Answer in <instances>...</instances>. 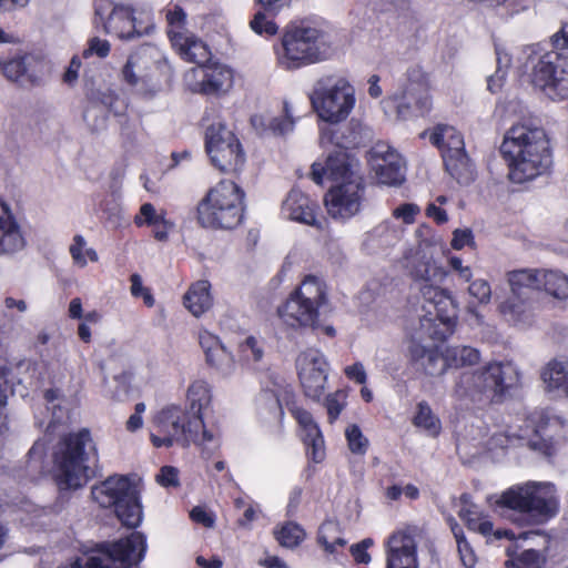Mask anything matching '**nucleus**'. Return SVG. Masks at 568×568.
Returning <instances> with one entry per match:
<instances>
[{
    "label": "nucleus",
    "mask_w": 568,
    "mask_h": 568,
    "mask_svg": "<svg viewBox=\"0 0 568 568\" xmlns=\"http://www.w3.org/2000/svg\"><path fill=\"white\" fill-rule=\"evenodd\" d=\"M320 145L327 152V156L324 163L316 161L312 164V180L322 184L326 176L335 182L326 193L324 203L332 219L347 221L361 212L365 201L358 161L346 152L333 126H321Z\"/></svg>",
    "instance_id": "f257e3e1"
},
{
    "label": "nucleus",
    "mask_w": 568,
    "mask_h": 568,
    "mask_svg": "<svg viewBox=\"0 0 568 568\" xmlns=\"http://www.w3.org/2000/svg\"><path fill=\"white\" fill-rule=\"evenodd\" d=\"M404 260L422 298L417 338H446L454 332L458 320V302L449 290L440 286L448 271L422 254L419 247L407 250Z\"/></svg>",
    "instance_id": "f03ea898"
},
{
    "label": "nucleus",
    "mask_w": 568,
    "mask_h": 568,
    "mask_svg": "<svg viewBox=\"0 0 568 568\" xmlns=\"http://www.w3.org/2000/svg\"><path fill=\"white\" fill-rule=\"evenodd\" d=\"M510 182L524 184L549 172L552 153L545 131L528 121L514 123L499 148Z\"/></svg>",
    "instance_id": "7ed1b4c3"
},
{
    "label": "nucleus",
    "mask_w": 568,
    "mask_h": 568,
    "mask_svg": "<svg viewBox=\"0 0 568 568\" xmlns=\"http://www.w3.org/2000/svg\"><path fill=\"white\" fill-rule=\"evenodd\" d=\"M184 408L170 404L153 417L151 442L155 447H171L174 444L189 446L191 443L212 453L220 446V429L202 418H189Z\"/></svg>",
    "instance_id": "20e7f679"
},
{
    "label": "nucleus",
    "mask_w": 568,
    "mask_h": 568,
    "mask_svg": "<svg viewBox=\"0 0 568 568\" xmlns=\"http://www.w3.org/2000/svg\"><path fill=\"white\" fill-rule=\"evenodd\" d=\"M519 382V372L511 362H490L475 372L462 373L452 396L464 405L501 402Z\"/></svg>",
    "instance_id": "39448f33"
},
{
    "label": "nucleus",
    "mask_w": 568,
    "mask_h": 568,
    "mask_svg": "<svg viewBox=\"0 0 568 568\" xmlns=\"http://www.w3.org/2000/svg\"><path fill=\"white\" fill-rule=\"evenodd\" d=\"M55 479L60 489H78L91 477L89 462L98 459L90 430L83 428L65 436L53 453Z\"/></svg>",
    "instance_id": "423d86ee"
},
{
    "label": "nucleus",
    "mask_w": 568,
    "mask_h": 568,
    "mask_svg": "<svg viewBox=\"0 0 568 568\" xmlns=\"http://www.w3.org/2000/svg\"><path fill=\"white\" fill-rule=\"evenodd\" d=\"M244 192L233 181L222 180L210 187L195 206L196 223L211 230H232L244 214Z\"/></svg>",
    "instance_id": "0eeeda50"
},
{
    "label": "nucleus",
    "mask_w": 568,
    "mask_h": 568,
    "mask_svg": "<svg viewBox=\"0 0 568 568\" xmlns=\"http://www.w3.org/2000/svg\"><path fill=\"white\" fill-rule=\"evenodd\" d=\"M274 51L281 68L296 70L327 60L333 49L325 32L311 26H298L283 33Z\"/></svg>",
    "instance_id": "6e6552de"
},
{
    "label": "nucleus",
    "mask_w": 568,
    "mask_h": 568,
    "mask_svg": "<svg viewBox=\"0 0 568 568\" xmlns=\"http://www.w3.org/2000/svg\"><path fill=\"white\" fill-rule=\"evenodd\" d=\"M93 23L105 34L125 41L151 36L155 31L151 8H133L110 0L95 1Z\"/></svg>",
    "instance_id": "1a4fd4ad"
},
{
    "label": "nucleus",
    "mask_w": 568,
    "mask_h": 568,
    "mask_svg": "<svg viewBox=\"0 0 568 568\" xmlns=\"http://www.w3.org/2000/svg\"><path fill=\"white\" fill-rule=\"evenodd\" d=\"M525 72L530 82L551 101L568 99V58L557 50L545 51L540 45L523 50Z\"/></svg>",
    "instance_id": "9d476101"
},
{
    "label": "nucleus",
    "mask_w": 568,
    "mask_h": 568,
    "mask_svg": "<svg viewBox=\"0 0 568 568\" xmlns=\"http://www.w3.org/2000/svg\"><path fill=\"white\" fill-rule=\"evenodd\" d=\"M327 290L324 281L306 275L286 301L277 307V316L286 328H315L321 310L327 305Z\"/></svg>",
    "instance_id": "9b49d317"
},
{
    "label": "nucleus",
    "mask_w": 568,
    "mask_h": 568,
    "mask_svg": "<svg viewBox=\"0 0 568 568\" xmlns=\"http://www.w3.org/2000/svg\"><path fill=\"white\" fill-rule=\"evenodd\" d=\"M310 99L318 118L329 124L345 121L356 103L354 87L346 78L335 74L320 78Z\"/></svg>",
    "instance_id": "f8f14e48"
},
{
    "label": "nucleus",
    "mask_w": 568,
    "mask_h": 568,
    "mask_svg": "<svg viewBox=\"0 0 568 568\" xmlns=\"http://www.w3.org/2000/svg\"><path fill=\"white\" fill-rule=\"evenodd\" d=\"M91 496L101 507H113L122 525L136 528L142 523L143 511L139 493L126 476L108 477L92 487Z\"/></svg>",
    "instance_id": "ddd939ff"
},
{
    "label": "nucleus",
    "mask_w": 568,
    "mask_h": 568,
    "mask_svg": "<svg viewBox=\"0 0 568 568\" xmlns=\"http://www.w3.org/2000/svg\"><path fill=\"white\" fill-rule=\"evenodd\" d=\"M203 121L206 123L205 150L212 164L225 173L241 171L245 153L236 135L220 119L209 123L210 118L205 115Z\"/></svg>",
    "instance_id": "4468645a"
},
{
    "label": "nucleus",
    "mask_w": 568,
    "mask_h": 568,
    "mask_svg": "<svg viewBox=\"0 0 568 568\" xmlns=\"http://www.w3.org/2000/svg\"><path fill=\"white\" fill-rule=\"evenodd\" d=\"M430 105L425 77L419 69L409 70L398 88L382 101L384 113L398 120L408 119L413 114V106L424 113Z\"/></svg>",
    "instance_id": "2eb2a0df"
},
{
    "label": "nucleus",
    "mask_w": 568,
    "mask_h": 568,
    "mask_svg": "<svg viewBox=\"0 0 568 568\" xmlns=\"http://www.w3.org/2000/svg\"><path fill=\"white\" fill-rule=\"evenodd\" d=\"M429 141L437 146L443 154L448 173L459 183H467L471 179V164L465 152L464 138L454 126L438 124L429 132Z\"/></svg>",
    "instance_id": "dca6fc26"
},
{
    "label": "nucleus",
    "mask_w": 568,
    "mask_h": 568,
    "mask_svg": "<svg viewBox=\"0 0 568 568\" xmlns=\"http://www.w3.org/2000/svg\"><path fill=\"white\" fill-rule=\"evenodd\" d=\"M184 79L187 88L192 92L206 95H221L232 89L234 73L230 67L213 62L191 68L185 73Z\"/></svg>",
    "instance_id": "f3484780"
},
{
    "label": "nucleus",
    "mask_w": 568,
    "mask_h": 568,
    "mask_svg": "<svg viewBox=\"0 0 568 568\" xmlns=\"http://www.w3.org/2000/svg\"><path fill=\"white\" fill-rule=\"evenodd\" d=\"M296 368L305 395L320 400L325 390L328 376V363L317 348H307L296 358Z\"/></svg>",
    "instance_id": "a211bd4d"
},
{
    "label": "nucleus",
    "mask_w": 568,
    "mask_h": 568,
    "mask_svg": "<svg viewBox=\"0 0 568 568\" xmlns=\"http://www.w3.org/2000/svg\"><path fill=\"white\" fill-rule=\"evenodd\" d=\"M369 164L379 184L396 186L405 180L402 156L386 143H376L371 149Z\"/></svg>",
    "instance_id": "6ab92c4d"
},
{
    "label": "nucleus",
    "mask_w": 568,
    "mask_h": 568,
    "mask_svg": "<svg viewBox=\"0 0 568 568\" xmlns=\"http://www.w3.org/2000/svg\"><path fill=\"white\" fill-rule=\"evenodd\" d=\"M292 397V389L284 382H274L272 387L266 383L255 399L257 416L278 428L284 417L283 405L288 407Z\"/></svg>",
    "instance_id": "aec40b11"
},
{
    "label": "nucleus",
    "mask_w": 568,
    "mask_h": 568,
    "mask_svg": "<svg viewBox=\"0 0 568 568\" xmlns=\"http://www.w3.org/2000/svg\"><path fill=\"white\" fill-rule=\"evenodd\" d=\"M161 59L160 50L150 44L136 48L130 53L121 70V79L130 87H143L152 78V71Z\"/></svg>",
    "instance_id": "412c9836"
},
{
    "label": "nucleus",
    "mask_w": 568,
    "mask_h": 568,
    "mask_svg": "<svg viewBox=\"0 0 568 568\" xmlns=\"http://www.w3.org/2000/svg\"><path fill=\"white\" fill-rule=\"evenodd\" d=\"M199 345L204 354L205 364L220 377L227 378L236 371L233 353L222 339L206 328L199 329Z\"/></svg>",
    "instance_id": "4be33fe9"
},
{
    "label": "nucleus",
    "mask_w": 568,
    "mask_h": 568,
    "mask_svg": "<svg viewBox=\"0 0 568 568\" xmlns=\"http://www.w3.org/2000/svg\"><path fill=\"white\" fill-rule=\"evenodd\" d=\"M559 510V499L554 484L529 481L528 525L541 524L555 517Z\"/></svg>",
    "instance_id": "5701e85b"
},
{
    "label": "nucleus",
    "mask_w": 568,
    "mask_h": 568,
    "mask_svg": "<svg viewBox=\"0 0 568 568\" xmlns=\"http://www.w3.org/2000/svg\"><path fill=\"white\" fill-rule=\"evenodd\" d=\"M386 568H419L417 544L408 530H397L388 537Z\"/></svg>",
    "instance_id": "b1692460"
},
{
    "label": "nucleus",
    "mask_w": 568,
    "mask_h": 568,
    "mask_svg": "<svg viewBox=\"0 0 568 568\" xmlns=\"http://www.w3.org/2000/svg\"><path fill=\"white\" fill-rule=\"evenodd\" d=\"M497 507L503 509V515L511 521L526 526L528 525L529 508V481L514 485L504 490L496 499Z\"/></svg>",
    "instance_id": "393cba45"
},
{
    "label": "nucleus",
    "mask_w": 568,
    "mask_h": 568,
    "mask_svg": "<svg viewBox=\"0 0 568 568\" xmlns=\"http://www.w3.org/2000/svg\"><path fill=\"white\" fill-rule=\"evenodd\" d=\"M317 209V204L306 194L293 189L283 201L282 215L287 220L322 229L323 223L316 217Z\"/></svg>",
    "instance_id": "a878e982"
},
{
    "label": "nucleus",
    "mask_w": 568,
    "mask_h": 568,
    "mask_svg": "<svg viewBox=\"0 0 568 568\" xmlns=\"http://www.w3.org/2000/svg\"><path fill=\"white\" fill-rule=\"evenodd\" d=\"M463 507L459 510V517L465 521L468 529L476 531L484 537H486L489 541L499 540L506 538L508 540H513L515 538V534L508 529H494L493 523L489 520L488 516L483 514L477 506L473 504H468L467 496L464 495L462 497Z\"/></svg>",
    "instance_id": "bb28decb"
},
{
    "label": "nucleus",
    "mask_w": 568,
    "mask_h": 568,
    "mask_svg": "<svg viewBox=\"0 0 568 568\" xmlns=\"http://www.w3.org/2000/svg\"><path fill=\"white\" fill-rule=\"evenodd\" d=\"M498 312L508 324L520 329L536 323V313L528 295L511 294L498 305Z\"/></svg>",
    "instance_id": "cd10ccee"
},
{
    "label": "nucleus",
    "mask_w": 568,
    "mask_h": 568,
    "mask_svg": "<svg viewBox=\"0 0 568 568\" xmlns=\"http://www.w3.org/2000/svg\"><path fill=\"white\" fill-rule=\"evenodd\" d=\"M26 246V239L10 207L0 201V255H13Z\"/></svg>",
    "instance_id": "c85d7f7f"
},
{
    "label": "nucleus",
    "mask_w": 568,
    "mask_h": 568,
    "mask_svg": "<svg viewBox=\"0 0 568 568\" xmlns=\"http://www.w3.org/2000/svg\"><path fill=\"white\" fill-rule=\"evenodd\" d=\"M133 221L139 227H151L153 237L160 242L168 241L170 233L175 229V223L168 217L166 211L163 209L158 210L149 202L140 206Z\"/></svg>",
    "instance_id": "c756f323"
},
{
    "label": "nucleus",
    "mask_w": 568,
    "mask_h": 568,
    "mask_svg": "<svg viewBox=\"0 0 568 568\" xmlns=\"http://www.w3.org/2000/svg\"><path fill=\"white\" fill-rule=\"evenodd\" d=\"M545 392L556 398H568V359H551L540 372Z\"/></svg>",
    "instance_id": "7c9ffc66"
},
{
    "label": "nucleus",
    "mask_w": 568,
    "mask_h": 568,
    "mask_svg": "<svg viewBox=\"0 0 568 568\" xmlns=\"http://www.w3.org/2000/svg\"><path fill=\"white\" fill-rule=\"evenodd\" d=\"M251 123L260 133H270L280 136L293 132L295 126L293 112L287 102L283 104V113L281 115H274L267 112L257 113L251 118Z\"/></svg>",
    "instance_id": "2f4dec72"
},
{
    "label": "nucleus",
    "mask_w": 568,
    "mask_h": 568,
    "mask_svg": "<svg viewBox=\"0 0 568 568\" xmlns=\"http://www.w3.org/2000/svg\"><path fill=\"white\" fill-rule=\"evenodd\" d=\"M185 397L187 405L184 409L187 414L185 422L189 418H202L212 406V386L206 379L196 378L190 383Z\"/></svg>",
    "instance_id": "473e14b6"
},
{
    "label": "nucleus",
    "mask_w": 568,
    "mask_h": 568,
    "mask_svg": "<svg viewBox=\"0 0 568 568\" xmlns=\"http://www.w3.org/2000/svg\"><path fill=\"white\" fill-rule=\"evenodd\" d=\"M172 47L183 60L200 65L207 62L211 57L209 45L192 32L178 36L176 40L172 42Z\"/></svg>",
    "instance_id": "72a5a7b5"
},
{
    "label": "nucleus",
    "mask_w": 568,
    "mask_h": 568,
    "mask_svg": "<svg viewBox=\"0 0 568 568\" xmlns=\"http://www.w3.org/2000/svg\"><path fill=\"white\" fill-rule=\"evenodd\" d=\"M0 353H2V349H0ZM30 369L34 371V367H32V364L29 361L26 359H18L14 362L9 361L6 357L0 356V376L2 379H0V419L3 416V409L7 405V384H14L21 383L22 377L21 374L23 372H29Z\"/></svg>",
    "instance_id": "f704fd0d"
},
{
    "label": "nucleus",
    "mask_w": 568,
    "mask_h": 568,
    "mask_svg": "<svg viewBox=\"0 0 568 568\" xmlns=\"http://www.w3.org/2000/svg\"><path fill=\"white\" fill-rule=\"evenodd\" d=\"M184 307L195 317H200L213 305L211 284L200 280L190 285L183 296Z\"/></svg>",
    "instance_id": "c9c22d12"
},
{
    "label": "nucleus",
    "mask_w": 568,
    "mask_h": 568,
    "mask_svg": "<svg viewBox=\"0 0 568 568\" xmlns=\"http://www.w3.org/2000/svg\"><path fill=\"white\" fill-rule=\"evenodd\" d=\"M317 544L323 550L333 556L335 561L342 562L339 549L347 545L341 525L335 520L324 521L317 532Z\"/></svg>",
    "instance_id": "e433bc0d"
},
{
    "label": "nucleus",
    "mask_w": 568,
    "mask_h": 568,
    "mask_svg": "<svg viewBox=\"0 0 568 568\" xmlns=\"http://www.w3.org/2000/svg\"><path fill=\"white\" fill-rule=\"evenodd\" d=\"M412 423L422 433L433 438L442 432V422L426 400L416 404Z\"/></svg>",
    "instance_id": "4c0bfd02"
},
{
    "label": "nucleus",
    "mask_w": 568,
    "mask_h": 568,
    "mask_svg": "<svg viewBox=\"0 0 568 568\" xmlns=\"http://www.w3.org/2000/svg\"><path fill=\"white\" fill-rule=\"evenodd\" d=\"M511 294L527 295L526 290L541 288V270H517L508 273Z\"/></svg>",
    "instance_id": "58836bf2"
},
{
    "label": "nucleus",
    "mask_w": 568,
    "mask_h": 568,
    "mask_svg": "<svg viewBox=\"0 0 568 568\" xmlns=\"http://www.w3.org/2000/svg\"><path fill=\"white\" fill-rule=\"evenodd\" d=\"M300 429V436L307 448V456L314 463H322L325 458V444L317 423L313 422Z\"/></svg>",
    "instance_id": "ea45409f"
},
{
    "label": "nucleus",
    "mask_w": 568,
    "mask_h": 568,
    "mask_svg": "<svg viewBox=\"0 0 568 568\" xmlns=\"http://www.w3.org/2000/svg\"><path fill=\"white\" fill-rule=\"evenodd\" d=\"M506 554L509 557L505 562L506 568H541L545 564V556L535 549H526L517 554V547L509 545Z\"/></svg>",
    "instance_id": "a19ab883"
},
{
    "label": "nucleus",
    "mask_w": 568,
    "mask_h": 568,
    "mask_svg": "<svg viewBox=\"0 0 568 568\" xmlns=\"http://www.w3.org/2000/svg\"><path fill=\"white\" fill-rule=\"evenodd\" d=\"M541 287L554 298H568V275L556 270H541Z\"/></svg>",
    "instance_id": "79ce46f5"
},
{
    "label": "nucleus",
    "mask_w": 568,
    "mask_h": 568,
    "mask_svg": "<svg viewBox=\"0 0 568 568\" xmlns=\"http://www.w3.org/2000/svg\"><path fill=\"white\" fill-rule=\"evenodd\" d=\"M69 254L72 263L79 268H84L89 262L97 263L99 261L98 252L88 245L82 234H74L69 245Z\"/></svg>",
    "instance_id": "37998d69"
},
{
    "label": "nucleus",
    "mask_w": 568,
    "mask_h": 568,
    "mask_svg": "<svg viewBox=\"0 0 568 568\" xmlns=\"http://www.w3.org/2000/svg\"><path fill=\"white\" fill-rule=\"evenodd\" d=\"M48 409L51 410V418L47 425V432L53 433L55 426L64 424L69 420V410L64 406V399L61 398L59 389H48L44 393Z\"/></svg>",
    "instance_id": "c03bdc74"
},
{
    "label": "nucleus",
    "mask_w": 568,
    "mask_h": 568,
    "mask_svg": "<svg viewBox=\"0 0 568 568\" xmlns=\"http://www.w3.org/2000/svg\"><path fill=\"white\" fill-rule=\"evenodd\" d=\"M448 368L476 365L480 361L478 349L470 346H449L445 348Z\"/></svg>",
    "instance_id": "a18cd8bd"
},
{
    "label": "nucleus",
    "mask_w": 568,
    "mask_h": 568,
    "mask_svg": "<svg viewBox=\"0 0 568 568\" xmlns=\"http://www.w3.org/2000/svg\"><path fill=\"white\" fill-rule=\"evenodd\" d=\"M278 544L285 548H295L305 539V530L294 521H287L274 530Z\"/></svg>",
    "instance_id": "49530a36"
},
{
    "label": "nucleus",
    "mask_w": 568,
    "mask_h": 568,
    "mask_svg": "<svg viewBox=\"0 0 568 568\" xmlns=\"http://www.w3.org/2000/svg\"><path fill=\"white\" fill-rule=\"evenodd\" d=\"M23 62L26 79L32 83L40 81L47 73H49V63L41 53H23Z\"/></svg>",
    "instance_id": "de8ad7c7"
},
{
    "label": "nucleus",
    "mask_w": 568,
    "mask_h": 568,
    "mask_svg": "<svg viewBox=\"0 0 568 568\" xmlns=\"http://www.w3.org/2000/svg\"><path fill=\"white\" fill-rule=\"evenodd\" d=\"M164 12L168 22V36L171 43L176 40L178 36H184L190 32L185 29L186 13L180 6L174 4L172 7H168Z\"/></svg>",
    "instance_id": "09e8293b"
},
{
    "label": "nucleus",
    "mask_w": 568,
    "mask_h": 568,
    "mask_svg": "<svg viewBox=\"0 0 568 568\" xmlns=\"http://www.w3.org/2000/svg\"><path fill=\"white\" fill-rule=\"evenodd\" d=\"M450 528L457 542L462 564L466 568H473L476 564V555L469 542L466 540L463 528L454 519H452Z\"/></svg>",
    "instance_id": "8fccbe9b"
},
{
    "label": "nucleus",
    "mask_w": 568,
    "mask_h": 568,
    "mask_svg": "<svg viewBox=\"0 0 568 568\" xmlns=\"http://www.w3.org/2000/svg\"><path fill=\"white\" fill-rule=\"evenodd\" d=\"M0 70L9 81L18 82L26 79L23 54H17L8 60L0 59Z\"/></svg>",
    "instance_id": "3c124183"
},
{
    "label": "nucleus",
    "mask_w": 568,
    "mask_h": 568,
    "mask_svg": "<svg viewBox=\"0 0 568 568\" xmlns=\"http://www.w3.org/2000/svg\"><path fill=\"white\" fill-rule=\"evenodd\" d=\"M422 366L427 375L438 376L448 369V361H446V353L438 348H432L428 357L422 363Z\"/></svg>",
    "instance_id": "603ef678"
},
{
    "label": "nucleus",
    "mask_w": 568,
    "mask_h": 568,
    "mask_svg": "<svg viewBox=\"0 0 568 568\" xmlns=\"http://www.w3.org/2000/svg\"><path fill=\"white\" fill-rule=\"evenodd\" d=\"M239 351L244 361L257 363L264 356V343L261 338L248 336L240 344Z\"/></svg>",
    "instance_id": "864d4df0"
},
{
    "label": "nucleus",
    "mask_w": 568,
    "mask_h": 568,
    "mask_svg": "<svg viewBox=\"0 0 568 568\" xmlns=\"http://www.w3.org/2000/svg\"><path fill=\"white\" fill-rule=\"evenodd\" d=\"M91 99L93 101L100 102L115 115L122 114L125 110L124 102L111 89L98 90L97 92H92Z\"/></svg>",
    "instance_id": "5fc2aeb1"
},
{
    "label": "nucleus",
    "mask_w": 568,
    "mask_h": 568,
    "mask_svg": "<svg viewBox=\"0 0 568 568\" xmlns=\"http://www.w3.org/2000/svg\"><path fill=\"white\" fill-rule=\"evenodd\" d=\"M345 437L353 454L364 455L367 452L369 442L357 425H349L345 429Z\"/></svg>",
    "instance_id": "6e6d98bb"
},
{
    "label": "nucleus",
    "mask_w": 568,
    "mask_h": 568,
    "mask_svg": "<svg viewBox=\"0 0 568 568\" xmlns=\"http://www.w3.org/2000/svg\"><path fill=\"white\" fill-rule=\"evenodd\" d=\"M528 435V427L520 429L519 432L507 430L505 433H495L489 438L487 446L489 449L506 448L510 445H515L516 442L527 437Z\"/></svg>",
    "instance_id": "4d7b16f0"
},
{
    "label": "nucleus",
    "mask_w": 568,
    "mask_h": 568,
    "mask_svg": "<svg viewBox=\"0 0 568 568\" xmlns=\"http://www.w3.org/2000/svg\"><path fill=\"white\" fill-rule=\"evenodd\" d=\"M468 283L467 293L473 297L479 305H487L491 301V286L485 278L471 280Z\"/></svg>",
    "instance_id": "13d9d810"
},
{
    "label": "nucleus",
    "mask_w": 568,
    "mask_h": 568,
    "mask_svg": "<svg viewBox=\"0 0 568 568\" xmlns=\"http://www.w3.org/2000/svg\"><path fill=\"white\" fill-rule=\"evenodd\" d=\"M266 14H270L264 9L258 10L250 22L251 29L260 36H274L278 27L276 23L268 19Z\"/></svg>",
    "instance_id": "bf43d9fd"
},
{
    "label": "nucleus",
    "mask_w": 568,
    "mask_h": 568,
    "mask_svg": "<svg viewBox=\"0 0 568 568\" xmlns=\"http://www.w3.org/2000/svg\"><path fill=\"white\" fill-rule=\"evenodd\" d=\"M111 52V43L106 39L100 37H92L88 40L87 47L82 51L83 59H90L97 57L99 59H105Z\"/></svg>",
    "instance_id": "052dcab7"
},
{
    "label": "nucleus",
    "mask_w": 568,
    "mask_h": 568,
    "mask_svg": "<svg viewBox=\"0 0 568 568\" xmlns=\"http://www.w3.org/2000/svg\"><path fill=\"white\" fill-rule=\"evenodd\" d=\"M399 233V230L394 227L389 222H384L373 230L372 236L382 246H390L398 241Z\"/></svg>",
    "instance_id": "680f3d73"
},
{
    "label": "nucleus",
    "mask_w": 568,
    "mask_h": 568,
    "mask_svg": "<svg viewBox=\"0 0 568 568\" xmlns=\"http://www.w3.org/2000/svg\"><path fill=\"white\" fill-rule=\"evenodd\" d=\"M347 394L344 390H336L327 395L325 406L329 423H334L346 406Z\"/></svg>",
    "instance_id": "e2e57ef3"
},
{
    "label": "nucleus",
    "mask_w": 568,
    "mask_h": 568,
    "mask_svg": "<svg viewBox=\"0 0 568 568\" xmlns=\"http://www.w3.org/2000/svg\"><path fill=\"white\" fill-rule=\"evenodd\" d=\"M449 270L456 274L458 280L463 283L470 282L474 277L473 268L469 265H465L463 258L456 255H452L447 258Z\"/></svg>",
    "instance_id": "0e129e2a"
},
{
    "label": "nucleus",
    "mask_w": 568,
    "mask_h": 568,
    "mask_svg": "<svg viewBox=\"0 0 568 568\" xmlns=\"http://www.w3.org/2000/svg\"><path fill=\"white\" fill-rule=\"evenodd\" d=\"M155 479L159 485L165 488L178 487L180 485L179 470L172 466H163Z\"/></svg>",
    "instance_id": "69168bd1"
},
{
    "label": "nucleus",
    "mask_w": 568,
    "mask_h": 568,
    "mask_svg": "<svg viewBox=\"0 0 568 568\" xmlns=\"http://www.w3.org/2000/svg\"><path fill=\"white\" fill-rule=\"evenodd\" d=\"M419 212L420 209L417 204L404 203L394 209L393 216L395 219L402 220L406 224H412L415 222V219Z\"/></svg>",
    "instance_id": "338daca9"
},
{
    "label": "nucleus",
    "mask_w": 568,
    "mask_h": 568,
    "mask_svg": "<svg viewBox=\"0 0 568 568\" xmlns=\"http://www.w3.org/2000/svg\"><path fill=\"white\" fill-rule=\"evenodd\" d=\"M474 234L470 229H456L453 232L450 246L454 250H463L465 246H474Z\"/></svg>",
    "instance_id": "774afa93"
}]
</instances>
